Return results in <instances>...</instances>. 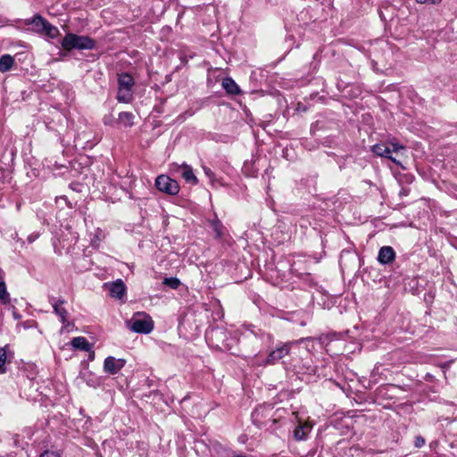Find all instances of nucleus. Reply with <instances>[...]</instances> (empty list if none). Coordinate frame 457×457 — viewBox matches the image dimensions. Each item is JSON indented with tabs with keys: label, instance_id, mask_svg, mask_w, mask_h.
I'll return each mask as SVG.
<instances>
[{
	"label": "nucleus",
	"instance_id": "obj_1",
	"mask_svg": "<svg viewBox=\"0 0 457 457\" xmlns=\"http://www.w3.org/2000/svg\"><path fill=\"white\" fill-rule=\"evenodd\" d=\"M62 47L71 52L78 50H92L96 47V42L88 36H79L74 33H68L61 42Z\"/></svg>",
	"mask_w": 457,
	"mask_h": 457
},
{
	"label": "nucleus",
	"instance_id": "obj_2",
	"mask_svg": "<svg viewBox=\"0 0 457 457\" xmlns=\"http://www.w3.org/2000/svg\"><path fill=\"white\" fill-rule=\"evenodd\" d=\"M126 326L135 333L149 334L154 329V321L145 312H136L126 320Z\"/></svg>",
	"mask_w": 457,
	"mask_h": 457
},
{
	"label": "nucleus",
	"instance_id": "obj_3",
	"mask_svg": "<svg viewBox=\"0 0 457 457\" xmlns=\"http://www.w3.org/2000/svg\"><path fill=\"white\" fill-rule=\"evenodd\" d=\"M298 343L299 341L278 343L276 347L269 353L263 361L264 365H275L280 361L285 363L284 359L290 355L292 347Z\"/></svg>",
	"mask_w": 457,
	"mask_h": 457
},
{
	"label": "nucleus",
	"instance_id": "obj_4",
	"mask_svg": "<svg viewBox=\"0 0 457 457\" xmlns=\"http://www.w3.org/2000/svg\"><path fill=\"white\" fill-rule=\"evenodd\" d=\"M170 171L174 175L178 174L181 176L187 183L191 185H196L198 183V179L195 175L192 167L186 162H183L182 164L175 162L171 163L170 165Z\"/></svg>",
	"mask_w": 457,
	"mask_h": 457
},
{
	"label": "nucleus",
	"instance_id": "obj_5",
	"mask_svg": "<svg viewBox=\"0 0 457 457\" xmlns=\"http://www.w3.org/2000/svg\"><path fill=\"white\" fill-rule=\"evenodd\" d=\"M155 187L158 190L168 195H175L179 192V185L177 180L167 175H160L155 179Z\"/></svg>",
	"mask_w": 457,
	"mask_h": 457
},
{
	"label": "nucleus",
	"instance_id": "obj_6",
	"mask_svg": "<svg viewBox=\"0 0 457 457\" xmlns=\"http://www.w3.org/2000/svg\"><path fill=\"white\" fill-rule=\"evenodd\" d=\"M49 302L54 309V312L60 318L63 327L67 328L70 325L68 321L69 312L63 306L66 301L63 298H55L54 296L49 298Z\"/></svg>",
	"mask_w": 457,
	"mask_h": 457
},
{
	"label": "nucleus",
	"instance_id": "obj_7",
	"mask_svg": "<svg viewBox=\"0 0 457 457\" xmlns=\"http://www.w3.org/2000/svg\"><path fill=\"white\" fill-rule=\"evenodd\" d=\"M272 411V407L270 405H262L256 408L252 413V419L253 422L258 427H262L268 425V421H271L272 423L276 422V419L269 418L268 420H264V418L268 417L270 413Z\"/></svg>",
	"mask_w": 457,
	"mask_h": 457
},
{
	"label": "nucleus",
	"instance_id": "obj_8",
	"mask_svg": "<svg viewBox=\"0 0 457 457\" xmlns=\"http://www.w3.org/2000/svg\"><path fill=\"white\" fill-rule=\"evenodd\" d=\"M126 361L123 359H116L112 356L105 358L104 362V370L108 374H117L125 365Z\"/></svg>",
	"mask_w": 457,
	"mask_h": 457
},
{
	"label": "nucleus",
	"instance_id": "obj_9",
	"mask_svg": "<svg viewBox=\"0 0 457 457\" xmlns=\"http://www.w3.org/2000/svg\"><path fill=\"white\" fill-rule=\"evenodd\" d=\"M104 287H108L110 295L113 298L120 300L126 294V286L120 278L110 284L105 283Z\"/></svg>",
	"mask_w": 457,
	"mask_h": 457
},
{
	"label": "nucleus",
	"instance_id": "obj_10",
	"mask_svg": "<svg viewBox=\"0 0 457 457\" xmlns=\"http://www.w3.org/2000/svg\"><path fill=\"white\" fill-rule=\"evenodd\" d=\"M71 345L75 349L88 352L90 353V359L93 360L95 352L93 351V345L83 337H77L71 340Z\"/></svg>",
	"mask_w": 457,
	"mask_h": 457
},
{
	"label": "nucleus",
	"instance_id": "obj_11",
	"mask_svg": "<svg viewBox=\"0 0 457 457\" xmlns=\"http://www.w3.org/2000/svg\"><path fill=\"white\" fill-rule=\"evenodd\" d=\"M395 257V253L391 246H382L378 251V261L381 264L391 263Z\"/></svg>",
	"mask_w": 457,
	"mask_h": 457
},
{
	"label": "nucleus",
	"instance_id": "obj_12",
	"mask_svg": "<svg viewBox=\"0 0 457 457\" xmlns=\"http://www.w3.org/2000/svg\"><path fill=\"white\" fill-rule=\"evenodd\" d=\"M371 150L378 156L388 158L396 164L400 163L391 155V148L384 144H376L372 146Z\"/></svg>",
	"mask_w": 457,
	"mask_h": 457
},
{
	"label": "nucleus",
	"instance_id": "obj_13",
	"mask_svg": "<svg viewBox=\"0 0 457 457\" xmlns=\"http://www.w3.org/2000/svg\"><path fill=\"white\" fill-rule=\"evenodd\" d=\"M47 21L43 18L40 14H36L32 18L26 19L24 21L25 25H33V30L37 33H43V28L46 24Z\"/></svg>",
	"mask_w": 457,
	"mask_h": 457
},
{
	"label": "nucleus",
	"instance_id": "obj_14",
	"mask_svg": "<svg viewBox=\"0 0 457 457\" xmlns=\"http://www.w3.org/2000/svg\"><path fill=\"white\" fill-rule=\"evenodd\" d=\"M135 80L129 73H122L119 76L118 86L123 88L130 89L132 91Z\"/></svg>",
	"mask_w": 457,
	"mask_h": 457
},
{
	"label": "nucleus",
	"instance_id": "obj_15",
	"mask_svg": "<svg viewBox=\"0 0 457 457\" xmlns=\"http://www.w3.org/2000/svg\"><path fill=\"white\" fill-rule=\"evenodd\" d=\"M222 87L228 94L238 95L240 93L239 87L231 78L223 79Z\"/></svg>",
	"mask_w": 457,
	"mask_h": 457
},
{
	"label": "nucleus",
	"instance_id": "obj_16",
	"mask_svg": "<svg viewBox=\"0 0 457 457\" xmlns=\"http://www.w3.org/2000/svg\"><path fill=\"white\" fill-rule=\"evenodd\" d=\"M14 63V59L10 54H4L0 58V72L9 71Z\"/></svg>",
	"mask_w": 457,
	"mask_h": 457
},
{
	"label": "nucleus",
	"instance_id": "obj_17",
	"mask_svg": "<svg viewBox=\"0 0 457 457\" xmlns=\"http://www.w3.org/2000/svg\"><path fill=\"white\" fill-rule=\"evenodd\" d=\"M117 100L120 103H129L132 100V91L118 86Z\"/></svg>",
	"mask_w": 457,
	"mask_h": 457
},
{
	"label": "nucleus",
	"instance_id": "obj_18",
	"mask_svg": "<svg viewBox=\"0 0 457 457\" xmlns=\"http://www.w3.org/2000/svg\"><path fill=\"white\" fill-rule=\"evenodd\" d=\"M134 115L129 112H121L119 114V121L125 127H131L133 125Z\"/></svg>",
	"mask_w": 457,
	"mask_h": 457
},
{
	"label": "nucleus",
	"instance_id": "obj_19",
	"mask_svg": "<svg viewBox=\"0 0 457 457\" xmlns=\"http://www.w3.org/2000/svg\"><path fill=\"white\" fill-rule=\"evenodd\" d=\"M310 431V427L307 426V425H300L298 426L295 431H294V437L300 441V440H304L305 437H306V434L307 432Z\"/></svg>",
	"mask_w": 457,
	"mask_h": 457
},
{
	"label": "nucleus",
	"instance_id": "obj_20",
	"mask_svg": "<svg viewBox=\"0 0 457 457\" xmlns=\"http://www.w3.org/2000/svg\"><path fill=\"white\" fill-rule=\"evenodd\" d=\"M43 28V33L51 38H54L59 35V29L52 25L49 21L46 22L45 27Z\"/></svg>",
	"mask_w": 457,
	"mask_h": 457
},
{
	"label": "nucleus",
	"instance_id": "obj_21",
	"mask_svg": "<svg viewBox=\"0 0 457 457\" xmlns=\"http://www.w3.org/2000/svg\"><path fill=\"white\" fill-rule=\"evenodd\" d=\"M0 301L2 303L6 304L10 302V295L7 292L4 281H0Z\"/></svg>",
	"mask_w": 457,
	"mask_h": 457
},
{
	"label": "nucleus",
	"instance_id": "obj_22",
	"mask_svg": "<svg viewBox=\"0 0 457 457\" xmlns=\"http://www.w3.org/2000/svg\"><path fill=\"white\" fill-rule=\"evenodd\" d=\"M6 348H7V345L0 348V374H4L6 372V369H5V362H6V359H7Z\"/></svg>",
	"mask_w": 457,
	"mask_h": 457
},
{
	"label": "nucleus",
	"instance_id": "obj_23",
	"mask_svg": "<svg viewBox=\"0 0 457 457\" xmlns=\"http://www.w3.org/2000/svg\"><path fill=\"white\" fill-rule=\"evenodd\" d=\"M163 284L170 287L172 289H177L180 285V281L177 278H166L163 280Z\"/></svg>",
	"mask_w": 457,
	"mask_h": 457
},
{
	"label": "nucleus",
	"instance_id": "obj_24",
	"mask_svg": "<svg viewBox=\"0 0 457 457\" xmlns=\"http://www.w3.org/2000/svg\"><path fill=\"white\" fill-rule=\"evenodd\" d=\"M389 145H390V148H391V153L392 152H395V153H398L400 150H404L405 147L399 144L398 142L396 141H390L389 142Z\"/></svg>",
	"mask_w": 457,
	"mask_h": 457
},
{
	"label": "nucleus",
	"instance_id": "obj_25",
	"mask_svg": "<svg viewBox=\"0 0 457 457\" xmlns=\"http://www.w3.org/2000/svg\"><path fill=\"white\" fill-rule=\"evenodd\" d=\"M40 457H61V454L57 451L46 450L40 454Z\"/></svg>",
	"mask_w": 457,
	"mask_h": 457
},
{
	"label": "nucleus",
	"instance_id": "obj_26",
	"mask_svg": "<svg viewBox=\"0 0 457 457\" xmlns=\"http://www.w3.org/2000/svg\"><path fill=\"white\" fill-rule=\"evenodd\" d=\"M417 3L422 4H436L440 3L442 0H416Z\"/></svg>",
	"mask_w": 457,
	"mask_h": 457
},
{
	"label": "nucleus",
	"instance_id": "obj_27",
	"mask_svg": "<svg viewBox=\"0 0 457 457\" xmlns=\"http://www.w3.org/2000/svg\"><path fill=\"white\" fill-rule=\"evenodd\" d=\"M424 445H425V439L420 436H416L415 446L420 448V447L423 446Z\"/></svg>",
	"mask_w": 457,
	"mask_h": 457
},
{
	"label": "nucleus",
	"instance_id": "obj_28",
	"mask_svg": "<svg viewBox=\"0 0 457 457\" xmlns=\"http://www.w3.org/2000/svg\"><path fill=\"white\" fill-rule=\"evenodd\" d=\"M220 227H221V225H220V223L219 221H216V222L213 224V228H214V230L216 231V233H217V236H218V237H220V234H221V232H220Z\"/></svg>",
	"mask_w": 457,
	"mask_h": 457
},
{
	"label": "nucleus",
	"instance_id": "obj_29",
	"mask_svg": "<svg viewBox=\"0 0 457 457\" xmlns=\"http://www.w3.org/2000/svg\"><path fill=\"white\" fill-rule=\"evenodd\" d=\"M410 193V189L408 187H402L399 195L400 196H407Z\"/></svg>",
	"mask_w": 457,
	"mask_h": 457
},
{
	"label": "nucleus",
	"instance_id": "obj_30",
	"mask_svg": "<svg viewBox=\"0 0 457 457\" xmlns=\"http://www.w3.org/2000/svg\"><path fill=\"white\" fill-rule=\"evenodd\" d=\"M204 171L205 175H207L210 178H212L213 176V173L210 168L204 167Z\"/></svg>",
	"mask_w": 457,
	"mask_h": 457
},
{
	"label": "nucleus",
	"instance_id": "obj_31",
	"mask_svg": "<svg viewBox=\"0 0 457 457\" xmlns=\"http://www.w3.org/2000/svg\"><path fill=\"white\" fill-rule=\"evenodd\" d=\"M37 237V236L31 235L28 237V240H29V242L32 243Z\"/></svg>",
	"mask_w": 457,
	"mask_h": 457
},
{
	"label": "nucleus",
	"instance_id": "obj_32",
	"mask_svg": "<svg viewBox=\"0 0 457 457\" xmlns=\"http://www.w3.org/2000/svg\"><path fill=\"white\" fill-rule=\"evenodd\" d=\"M104 124H108L110 122V120H108V118L105 117L104 120Z\"/></svg>",
	"mask_w": 457,
	"mask_h": 457
},
{
	"label": "nucleus",
	"instance_id": "obj_33",
	"mask_svg": "<svg viewBox=\"0 0 457 457\" xmlns=\"http://www.w3.org/2000/svg\"><path fill=\"white\" fill-rule=\"evenodd\" d=\"M104 124H108L110 122V120H108V118L105 117L104 120Z\"/></svg>",
	"mask_w": 457,
	"mask_h": 457
}]
</instances>
